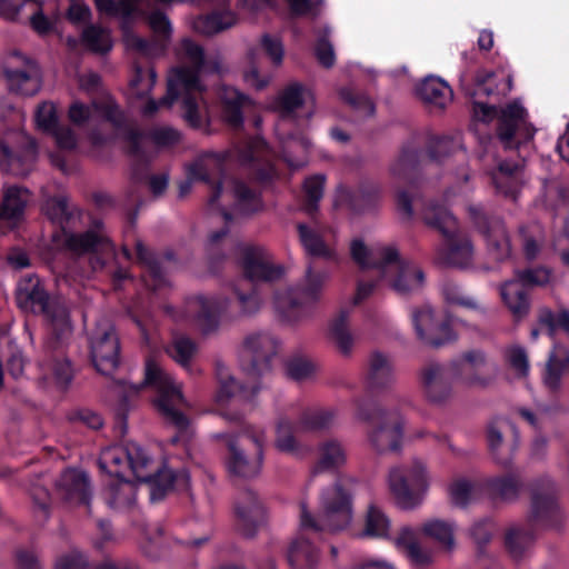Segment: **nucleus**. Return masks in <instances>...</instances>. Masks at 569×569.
Returning a JSON list of instances; mask_svg holds the SVG:
<instances>
[{
    "mask_svg": "<svg viewBox=\"0 0 569 569\" xmlns=\"http://www.w3.org/2000/svg\"><path fill=\"white\" fill-rule=\"evenodd\" d=\"M179 56L182 61L191 63L193 69H173L168 78L166 97L159 101L148 100L142 108V112L146 116H151L161 108H170L181 97L186 120L191 126L199 127L202 123V113L191 96L196 91L200 92L203 89L200 82V77L203 72V52L198 44L189 39H184L180 44Z\"/></svg>",
    "mask_w": 569,
    "mask_h": 569,
    "instance_id": "1",
    "label": "nucleus"
},
{
    "mask_svg": "<svg viewBox=\"0 0 569 569\" xmlns=\"http://www.w3.org/2000/svg\"><path fill=\"white\" fill-rule=\"evenodd\" d=\"M100 468L112 477L121 478L130 469L134 477L141 481H150V498L156 501L173 488L174 475L169 468L160 469L152 476V460L142 447L134 442L126 447H110L104 449L99 458Z\"/></svg>",
    "mask_w": 569,
    "mask_h": 569,
    "instance_id": "2",
    "label": "nucleus"
},
{
    "mask_svg": "<svg viewBox=\"0 0 569 569\" xmlns=\"http://www.w3.org/2000/svg\"><path fill=\"white\" fill-rule=\"evenodd\" d=\"M312 100V93L300 83L289 84L278 98L277 108L280 112V119L274 130L282 146L283 158L292 168H300L306 164L310 141L302 136L293 137L291 134V113Z\"/></svg>",
    "mask_w": 569,
    "mask_h": 569,
    "instance_id": "3",
    "label": "nucleus"
},
{
    "mask_svg": "<svg viewBox=\"0 0 569 569\" xmlns=\"http://www.w3.org/2000/svg\"><path fill=\"white\" fill-rule=\"evenodd\" d=\"M473 112L482 121L497 118V137L506 150L519 148L533 138L535 128L528 121L526 109L518 101L510 102L499 110L482 102H475Z\"/></svg>",
    "mask_w": 569,
    "mask_h": 569,
    "instance_id": "4",
    "label": "nucleus"
},
{
    "mask_svg": "<svg viewBox=\"0 0 569 569\" xmlns=\"http://www.w3.org/2000/svg\"><path fill=\"white\" fill-rule=\"evenodd\" d=\"M427 224L436 228L445 238L437 259L441 264L469 268L473 263L475 248L470 238L460 230L457 220L448 211L432 210L425 213Z\"/></svg>",
    "mask_w": 569,
    "mask_h": 569,
    "instance_id": "5",
    "label": "nucleus"
},
{
    "mask_svg": "<svg viewBox=\"0 0 569 569\" xmlns=\"http://www.w3.org/2000/svg\"><path fill=\"white\" fill-rule=\"evenodd\" d=\"M144 383L152 386L158 392L157 407L167 421L183 431L189 420L180 411L186 405L181 383L163 371L153 356H148L144 366Z\"/></svg>",
    "mask_w": 569,
    "mask_h": 569,
    "instance_id": "6",
    "label": "nucleus"
},
{
    "mask_svg": "<svg viewBox=\"0 0 569 569\" xmlns=\"http://www.w3.org/2000/svg\"><path fill=\"white\" fill-rule=\"evenodd\" d=\"M328 278L327 272L308 271L301 288L278 291L273 305L281 319L288 323L305 319L310 307L320 300Z\"/></svg>",
    "mask_w": 569,
    "mask_h": 569,
    "instance_id": "7",
    "label": "nucleus"
},
{
    "mask_svg": "<svg viewBox=\"0 0 569 569\" xmlns=\"http://www.w3.org/2000/svg\"><path fill=\"white\" fill-rule=\"evenodd\" d=\"M244 348L253 357V367L256 368L258 363L261 365L259 369L260 375L267 369V361L276 353L277 341L267 333H253L247 337ZM257 377L258 373L256 371L250 373L251 386H240L234 381L233 377L229 375L227 369H219L218 378L220 388L217 393V401L219 403L226 402L236 395L237 390H239L240 397L243 400H250L252 395L257 391V386L254 385Z\"/></svg>",
    "mask_w": 569,
    "mask_h": 569,
    "instance_id": "8",
    "label": "nucleus"
},
{
    "mask_svg": "<svg viewBox=\"0 0 569 569\" xmlns=\"http://www.w3.org/2000/svg\"><path fill=\"white\" fill-rule=\"evenodd\" d=\"M18 306L33 313H44L51 329L59 336L71 331L69 315L66 308L49 301L48 296L34 276H28L20 280L17 287Z\"/></svg>",
    "mask_w": 569,
    "mask_h": 569,
    "instance_id": "9",
    "label": "nucleus"
},
{
    "mask_svg": "<svg viewBox=\"0 0 569 569\" xmlns=\"http://www.w3.org/2000/svg\"><path fill=\"white\" fill-rule=\"evenodd\" d=\"M351 518L349 495L339 486H333L321 496V510L317 520L302 506L300 523L303 529L338 531L346 528Z\"/></svg>",
    "mask_w": 569,
    "mask_h": 569,
    "instance_id": "10",
    "label": "nucleus"
},
{
    "mask_svg": "<svg viewBox=\"0 0 569 569\" xmlns=\"http://www.w3.org/2000/svg\"><path fill=\"white\" fill-rule=\"evenodd\" d=\"M333 420L329 411H321L302 418L299 422L292 423L286 418H280L276 426L274 447L283 453L303 458L310 452V447L299 441L298 435L305 432H317L327 429Z\"/></svg>",
    "mask_w": 569,
    "mask_h": 569,
    "instance_id": "11",
    "label": "nucleus"
},
{
    "mask_svg": "<svg viewBox=\"0 0 569 569\" xmlns=\"http://www.w3.org/2000/svg\"><path fill=\"white\" fill-rule=\"evenodd\" d=\"M210 206L221 211V218L230 216L244 217L259 211L262 202L259 196L236 178H223L213 196Z\"/></svg>",
    "mask_w": 569,
    "mask_h": 569,
    "instance_id": "12",
    "label": "nucleus"
},
{
    "mask_svg": "<svg viewBox=\"0 0 569 569\" xmlns=\"http://www.w3.org/2000/svg\"><path fill=\"white\" fill-rule=\"evenodd\" d=\"M453 380L450 363L445 366L437 361L425 363L418 373V382L423 399L432 407L443 408L451 403L455 397Z\"/></svg>",
    "mask_w": 569,
    "mask_h": 569,
    "instance_id": "13",
    "label": "nucleus"
},
{
    "mask_svg": "<svg viewBox=\"0 0 569 569\" xmlns=\"http://www.w3.org/2000/svg\"><path fill=\"white\" fill-rule=\"evenodd\" d=\"M37 159L34 141L23 133L9 134L0 140V167L16 176L29 173Z\"/></svg>",
    "mask_w": 569,
    "mask_h": 569,
    "instance_id": "14",
    "label": "nucleus"
},
{
    "mask_svg": "<svg viewBox=\"0 0 569 569\" xmlns=\"http://www.w3.org/2000/svg\"><path fill=\"white\" fill-rule=\"evenodd\" d=\"M531 518L546 528H559L563 521L555 485L549 479L538 480L532 486Z\"/></svg>",
    "mask_w": 569,
    "mask_h": 569,
    "instance_id": "15",
    "label": "nucleus"
},
{
    "mask_svg": "<svg viewBox=\"0 0 569 569\" xmlns=\"http://www.w3.org/2000/svg\"><path fill=\"white\" fill-rule=\"evenodd\" d=\"M413 325L419 339L433 348L442 347L457 338L446 318L430 307H422L413 312Z\"/></svg>",
    "mask_w": 569,
    "mask_h": 569,
    "instance_id": "16",
    "label": "nucleus"
},
{
    "mask_svg": "<svg viewBox=\"0 0 569 569\" xmlns=\"http://www.w3.org/2000/svg\"><path fill=\"white\" fill-rule=\"evenodd\" d=\"M427 487L428 479L421 465L400 471L393 479V503L402 510L412 509L421 502Z\"/></svg>",
    "mask_w": 569,
    "mask_h": 569,
    "instance_id": "17",
    "label": "nucleus"
},
{
    "mask_svg": "<svg viewBox=\"0 0 569 569\" xmlns=\"http://www.w3.org/2000/svg\"><path fill=\"white\" fill-rule=\"evenodd\" d=\"M91 356L94 367L109 375L119 363V341L110 323L99 326L91 340Z\"/></svg>",
    "mask_w": 569,
    "mask_h": 569,
    "instance_id": "18",
    "label": "nucleus"
},
{
    "mask_svg": "<svg viewBox=\"0 0 569 569\" xmlns=\"http://www.w3.org/2000/svg\"><path fill=\"white\" fill-rule=\"evenodd\" d=\"M473 221L485 236L490 254L497 260H505L511 254V243L503 223L499 219H489L479 211H471Z\"/></svg>",
    "mask_w": 569,
    "mask_h": 569,
    "instance_id": "19",
    "label": "nucleus"
},
{
    "mask_svg": "<svg viewBox=\"0 0 569 569\" xmlns=\"http://www.w3.org/2000/svg\"><path fill=\"white\" fill-rule=\"evenodd\" d=\"M486 365V356L481 351L471 350L450 361V371L467 388L486 387L489 379L478 373Z\"/></svg>",
    "mask_w": 569,
    "mask_h": 569,
    "instance_id": "20",
    "label": "nucleus"
},
{
    "mask_svg": "<svg viewBox=\"0 0 569 569\" xmlns=\"http://www.w3.org/2000/svg\"><path fill=\"white\" fill-rule=\"evenodd\" d=\"M234 515L239 529L246 536H252L264 520L263 508L251 491L242 492L237 498Z\"/></svg>",
    "mask_w": 569,
    "mask_h": 569,
    "instance_id": "21",
    "label": "nucleus"
},
{
    "mask_svg": "<svg viewBox=\"0 0 569 569\" xmlns=\"http://www.w3.org/2000/svg\"><path fill=\"white\" fill-rule=\"evenodd\" d=\"M57 491L64 500L87 503L89 483L86 473L74 469L66 470L57 482Z\"/></svg>",
    "mask_w": 569,
    "mask_h": 569,
    "instance_id": "22",
    "label": "nucleus"
},
{
    "mask_svg": "<svg viewBox=\"0 0 569 569\" xmlns=\"http://www.w3.org/2000/svg\"><path fill=\"white\" fill-rule=\"evenodd\" d=\"M422 280L420 268L393 250V289L402 293L412 292L421 288Z\"/></svg>",
    "mask_w": 569,
    "mask_h": 569,
    "instance_id": "23",
    "label": "nucleus"
},
{
    "mask_svg": "<svg viewBox=\"0 0 569 569\" xmlns=\"http://www.w3.org/2000/svg\"><path fill=\"white\" fill-rule=\"evenodd\" d=\"M347 460V450L340 441L336 439L325 440L318 446L315 471H337L346 466Z\"/></svg>",
    "mask_w": 569,
    "mask_h": 569,
    "instance_id": "24",
    "label": "nucleus"
},
{
    "mask_svg": "<svg viewBox=\"0 0 569 569\" xmlns=\"http://www.w3.org/2000/svg\"><path fill=\"white\" fill-rule=\"evenodd\" d=\"M567 375H569V349L556 343L546 363L543 382L550 390H557Z\"/></svg>",
    "mask_w": 569,
    "mask_h": 569,
    "instance_id": "25",
    "label": "nucleus"
},
{
    "mask_svg": "<svg viewBox=\"0 0 569 569\" xmlns=\"http://www.w3.org/2000/svg\"><path fill=\"white\" fill-rule=\"evenodd\" d=\"M397 547L401 549L410 561L420 567H427L433 562V553L431 550L422 548L417 538V532L405 526L400 528L396 539Z\"/></svg>",
    "mask_w": 569,
    "mask_h": 569,
    "instance_id": "26",
    "label": "nucleus"
},
{
    "mask_svg": "<svg viewBox=\"0 0 569 569\" xmlns=\"http://www.w3.org/2000/svg\"><path fill=\"white\" fill-rule=\"evenodd\" d=\"M6 78L9 89L19 94L32 96L40 89V72L34 64H28L23 69L8 70Z\"/></svg>",
    "mask_w": 569,
    "mask_h": 569,
    "instance_id": "27",
    "label": "nucleus"
},
{
    "mask_svg": "<svg viewBox=\"0 0 569 569\" xmlns=\"http://www.w3.org/2000/svg\"><path fill=\"white\" fill-rule=\"evenodd\" d=\"M244 273L251 280H273L281 274L270 257L262 251H248L243 260Z\"/></svg>",
    "mask_w": 569,
    "mask_h": 569,
    "instance_id": "28",
    "label": "nucleus"
},
{
    "mask_svg": "<svg viewBox=\"0 0 569 569\" xmlns=\"http://www.w3.org/2000/svg\"><path fill=\"white\" fill-rule=\"evenodd\" d=\"M418 96L423 102L442 110L450 103L452 91L446 82L430 76L418 87Z\"/></svg>",
    "mask_w": 569,
    "mask_h": 569,
    "instance_id": "29",
    "label": "nucleus"
},
{
    "mask_svg": "<svg viewBox=\"0 0 569 569\" xmlns=\"http://www.w3.org/2000/svg\"><path fill=\"white\" fill-rule=\"evenodd\" d=\"M219 98L223 108V118L232 127L238 128L242 123L241 109L249 103V99L236 88L221 86Z\"/></svg>",
    "mask_w": 569,
    "mask_h": 569,
    "instance_id": "30",
    "label": "nucleus"
},
{
    "mask_svg": "<svg viewBox=\"0 0 569 569\" xmlns=\"http://www.w3.org/2000/svg\"><path fill=\"white\" fill-rule=\"evenodd\" d=\"M28 201L29 193L27 189L16 186L7 187L3 192L0 217L10 223L17 222L23 214Z\"/></svg>",
    "mask_w": 569,
    "mask_h": 569,
    "instance_id": "31",
    "label": "nucleus"
},
{
    "mask_svg": "<svg viewBox=\"0 0 569 569\" xmlns=\"http://www.w3.org/2000/svg\"><path fill=\"white\" fill-rule=\"evenodd\" d=\"M224 306V302L217 299L193 297L186 301L184 308L179 317L201 323L223 310Z\"/></svg>",
    "mask_w": 569,
    "mask_h": 569,
    "instance_id": "32",
    "label": "nucleus"
},
{
    "mask_svg": "<svg viewBox=\"0 0 569 569\" xmlns=\"http://www.w3.org/2000/svg\"><path fill=\"white\" fill-rule=\"evenodd\" d=\"M228 446L230 450L229 469L231 472L244 478L259 473L262 465L261 452H254V456L249 459L233 441H230Z\"/></svg>",
    "mask_w": 569,
    "mask_h": 569,
    "instance_id": "33",
    "label": "nucleus"
},
{
    "mask_svg": "<svg viewBox=\"0 0 569 569\" xmlns=\"http://www.w3.org/2000/svg\"><path fill=\"white\" fill-rule=\"evenodd\" d=\"M500 291L503 302L515 317L522 318L528 313L529 301L521 279L505 282Z\"/></svg>",
    "mask_w": 569,
    "mask_h": 569,
    "instance_id": "34",
    "label": "nucleus"
},
{
    "mask_svg": "<svg viewBox=\"0 0 569 569\" xmlns=\"http://www.w3.org/2000/svg\"><path fill=\"white\" fill-rule=\"evenodd\" d=\"M477 90L476 94L492 96V94H507L512 88V78L503 72H488L483 71L477 76Z\"/></svg>",
    "mask_w": 569,
    "mask_h": 569,
    "instance_id": "35",
    "label": "nucleus"
},
{
    "mask_svg": "<svg viewBox=\"0 0 569 569\" xmlns=\"http://www.w3.org/2000/svg\"><path fill=\"white\" fill-rule=\"evenodd\" d=\"M512 429V426L506 419H495L487 427V440L491 453L501 465L509 463V452L503 455L505 435Z\"/></svg>",
    "mask_w": 569,
    "mask_h": 569,
    "instance_id": "36",
    "label": "nucleus"
},
{
    "mask_svg": "<svg viewBox=\"0 0 569 569\" xmlns=\"http://www.w3.org/2000/svg\"><path fill=\"white\" fill-rule=\"evenodd\" d=\"M389 518L376 503H371L363 518V528L360 537L363 538H387L389 533Z\"/></svg>",
    "mask_w": 569,
    "mask_h": 569,
    "instance_id": "37",
    "label": "nucleus"
},
{
    "mask_svg": "<svg viewBox=\"0 0 569 569\" xmlns=\"http://www.w3.org/2000/svg\"><path fill=\"white\" fill-rule=\"evenodd\" d=\"M422 532L433 539L446 552H452L456 548L455 526L451 522L431 519L423 523Z\"/></svg>",
    "mask_w": 569,
    "mask_h": 569,
    "instance_id": "38",
    "label": "nucleus"
},
{
    "mask_svg": "<svg viewBox=\"0 0 569 569\" xmlns=\"http://www.w3.org/2000/svg\"><path fill=\"white\" fill-rule=\"evenodd\" d=\"M535 535L527 525L510 527L505 537V545L513 558H520L532 545Z\"/></svg>",
    "mask_w": 569,
    "mask_h": 569,
    "instance_id": "39",
    "label": "nucleus"
},
{
    "mask_svg": "<svg viewBox=\"0 0 569 569\" xmlns=\"http://www.w3.org/2000/svg\"><path fill=\"white\" fill-rule=\"evenodd\" d=\"M351 256L353 260L365 268L379 267L380 260L388 263L391 258L389 248L375 247L368 249L360 240H355L351 243Z\"/></svg>",
    "mask_w": 569,
    "mask_h": 569,
    "instance_id": "40",
    "label": "nucleus"
},
{
    "mask_svg": "<svg viewBox=\"0 0 569 569\" xmlns=\"http://www.w3.org/2000/svg\"><path fill=\"white\" fill-rule=\"evenodd\" d=\"M136 493V486L132 482L118 479L107 489L106 500L111 508L122 510L134 502Z\"/></svg>",
    "mask_w": 569,
    "mask_h": 569,
    "instance_id": "41",
    "label": "nucleus"
},
{
    "mask_svg": "<svg viewBox=\"0 0 569 569\" xmlns=\"http://www.w3.org/2000/svg\"><path fill=\"white\" fill-rule=\"evenodd\" d=\"M298 230L301 243L309 254L326 259L335 257V249L327 244L313 228L299 224Z\"/></svg>",
    "mask_w": 569,
    "mask_h": 569,
    "instance_id": "42",
    "label": "nucleus"
},
{
    "mask_svg": "<svg viewBox=\"0 0 569 569\" xmlns=\"http://www.w3.org/2000/svg\"><path fill=\"white\" fill-rule=\"evenodd\" d=\"M391 367L387 355L375 351L369 362L368 382L370 388L378 389L389 383Z\"/></svg>",
    "mask_w": 569,
    "mask_h": 569,
    "instance_id": "43",
    "label": "nucleus"
},
{
    "mask_svg": "<svg viewBox=\"0 0 569 569\" xmlns=\"http://www.w3.org/2000/svg\"><path fill=\"white\" fill-rule=\"evenodd\" d=\"M237 18L231 11L214 12L194 21V29L204 34H214L232 27Z\"/></svg>",
    "mask_w": 569,
    "mask_h": 569,
    "instance_id": "44",
    "label": "nucleus"
},
{
    "mask_svg": "<svg viewBox=\"0 0 569 569\" xmlns=\"http://www.w3.org/2000/svg\"><path fill=\"white\" fill-rule=\"evenodd\" d=\"M69 244L77 251H102L112 252V244L106 234L101 232H87L73 234L69 238Z\"/></svg>",
    "mask_w": 569,
    "mask_h": 569,
    "instance_id": "45",
    "label": "nucleus"
},
{
    "mask_svg": "<svg viewBox=\"0 0 569 569\" xmlns=\"http://www.w3.org/2000/svg\"><path fill=\"white\" fill-rule=\"evenodd\" d=\"M520 164L518 162H501L498 170L493 173V182L501 192L513 194L518 188V172Z\"/></svg>",
    "mask_w": 569,
    "mask_h": 569,
    "instance_id": "46",
    "label": "nucleus"
},
{
    "mask_svg": "<svg viewBox=\"0 0 569 569\" xmlns=\"http://www.w3.org/2000/svg\"><path fill=\"white\" fill-rule=\"evenodd\" d=\"M487 489L493 500L509 501L517 498L520 491V481L513 476L496 478L488 481Z\"/></svg>",
    "mask_w": 569,
    "mask_h": 569,
    "instance_id": "47",
    "label": "nucleus"
},
{
    "mask_svg": "<svg viewBox=\"0 0 569 569\" xmlns=\"http://www.w3.org/2000/svg\"><path fill=\"white\" fill-rule=\"evenodd\" d=\"M166 351L180 366L188 367L197 355V346L188 337L177 336Z\"/></svg>",
    "mask_w": 569,
    "mask_h": 569,
    "instance_id": "48",
    "label": "nucleus"
},
{
    "mask_svg": "<svg viewBox=\"0 0 569 569\" xmlns=\"http://www.w3.org/2000/svg\"><path fill=\"white\" fill-rule=\"evenodd\" d=\"M318 560V550L310 542L300 537L289 549V561L295 567L311 566Z\"/></svg>",
    "mask_w": 569,
    "mask_h": 569,
    "instance_id": "49",
    "label": "nucleus"
},
{
    "mask_svg": "<svg viewBox=\"0 0 569 569\" xmlns=\"http://www.w3.org/2000/svg\"><path fill=\"white\" fill-rule=\"evenodd\" d=\"M330 339L343 355H349L353 347V338L347 327L346 316L339 317L330 327Z\"/></svg>",
    "mask_w": 569,
    "mask_h": 569,
    "instance_id": "50",
    "label": "nucleus"
},
{
    "mask_svg": "<svg viewBox=\"0 0 569 569\" xmlns=\"http://www.w3.org/2000/svg\"><path fill=\"white\" fill-rule=\"evenodd\" d=\"M442 293L447 302L458 305L468 309L485 311L483 305L475 297L467 296L461 288L452 282L442 286Z\"/></svg>",
    "mask_w": 569,
    "mask_h": 569,
    "instance_id": "51",
    "label": "nucleus"
},
{
    "mask_svg": "<svg viewBox=\"0 0 569 569\" xmlns=\"http://www.w3.org/2000/svg\"><path fill=\"white\" fill-rule=\"evenodd\" d=\"M56 569H88L86 558L78 551H70L60 557L56 563ZM102 569H128L126 566H118L108 560L102 565Z\"/></svg>",
    "mask_w": 569,
    "mask_h": 569,
    "instance_id": "52",
    "label": "nucleus"
},
{
    "mask_svg": "<svg viewBox=\"0 0 569 569\" xmlns=\"http://www.w3.org/2000/svg\"><path fill=\"white\" fill-rule=\"evenodd\" d=\"M38 129L52 134L59 128L56 106L51 102L41 103L36 111Z\"/></svg>",
    "mask_w": 569,
    "mask_h": 569,
    "instance_id": "53",
    "label": "nucleus"
},
{
    "mask_svg": "<svg viewBox=\"0 0 569 569\" xmlns=\"http://www.w3.org/2000/svg\"><path fill=\"white\" fill-rule=\"evenodd\" d=\"M83 38L87 44L98 52H106L112 47L109 31L99 27H89L86 29Z\"/></svg>",
    "mask_w": 569,
    "mask_h": 569,
    "instance_id": "54",
    "label": "nucleus"
},
{
    "mask_svg": "<svg viewBox=\"0 0 569 569\" xmlns=\"http://www.w3.org/2000/svg\"><path fill=\"white\" fill-rule=\"evenodd\" d=\"M449 493L453 505L465 507L475 497V486L468 480L459 479L450 485Z\"/></svg>",
    "mask_w": 569,
    "mask_h": 569,
    "instance_id": "55",
    "label": "nucleus"
},
{
    "mask_svg": "<svg viewBox=\"0 0 569 569\" xmlns=\"http://www.w3.org/2000/svg\"><path fill=\"white\" fill-rule=\"evenodd\" d=\"M96 4L101 12H112L121 17L123 22L137 9L136 0H120L117 4L113 0H96Z\"/></svg>",
    "mask_w": 569,
    "mask_h": 569,
    "instance_id": "56",
    "label": "nucleus"
},
{
    "mask_svg": "<svg viewBox=\"0 0 569 569\" xmlns=\"http://www.w3.org/2000/svg\"><path fill=\"white\" fill-rule=\"evenodd\" d=\"M507 359L510 368L518 377H526L529 372V359L526 350L521 347H511L507 351Z\"/></svg>",
    "mask_w": 569,
    "mask_h": 569,
    "instance_id": "57",
    "label": "nucleus"
},
{
    "mask_svg": "<svg viewBox=\"0 0 569 569\" xmlns=\"http://www.w3.org/2000/svg\"><path fill=\"white\" fill-rule=\"evenodd\" d=\"M53 383L59 388H66L72 379V368L68 360H56L49 368Z\"/></svg>",
    "mask_w": 569,
    "mask_h": 569,
    "instance_id": "58",
    "label": "nucleus"
},
{
    "mask_svg": "<svg viewBox=\"0 0 569 569\" xmlns=\"http://www.w3.org/2000/svg\"><path fill=\"white\" fill-rule=\"evenodd\" d=\"M154 82L156 73L153 70H138L137 74L131 80V89L137 97L142 98L144 94L151 91Z\"/></svg>",
    "mask_w": 569,
    "mask_h": 569,
    "instance_id": "59",
    "label": "nucleus"
},
{
    "mask_svg": "<svg viewBox=\"0 0 569 569\" xmlns=\"http://www.w3.org/2000/svg\"><path fill=\"white\" fill-rule=\"evenodd\" d=\"M522 248L527 259H535L542 244V236L539 231L521 230Z\"/></svg>",
    "mask_w": 569,
    "mask_h": 569,
    "instance_id": "60",
    "label": "nucleus"
},
{
    "mask_svg": "<svg viewBox=\"0 0 569 569\" xmlns=\"http://www.w3.org/2000/svg\"><path fill=\"white\" fill-rule=\"evenodd\" d=\"M260 47L276 66L281 64L283 46L278 38L266 34L260 40Z\"/></svg>",
    "mask_w": 569,
    "mask_h": 569,
    "instance_id": "61",
    "label": "nucleus"
},
{
    "mask_svg": "<svg viewBox=\"0 0 569 569\" xmlns=\"http://www.w3.org/2000/svg\"><path fill=\"white\" fill-rule=\"evenodd\" d=\"M99 112L97 104L84 106L80 102H74L69 109V118L76 124H82L89 119L93 118Z\"/></svg>",
    "mask_w": 569,
    "mask_h": 569,
    "instance_id": "62",
    "label": "nucleus"
},
{
    "mask_svg": "<svg viewBox=\"0 0 569 569\" xmlns=\"http://www.w3.org/2000/svg\"><path fill=\"white\" fill-rule=\"evenodd\" d=\"M315 51L319 63L325 68H331L335 64L336 54L333 47L325 37H319Z\"/></svg>",
    "mask_w": 569,
    "mask_h": 569,
    "instance_id": "63",
    "label": "nucleus"
},
{
    "mask_svg": "<svg viewBox=\"0 0 569 569\" xmlns=\"http://www.w3.org/2000/svg\"><path fill=\"white\" fill-rule=\"evenodd\" d=\"M313 366L306 360H293L287 366V373L296 381H305L312 376Z\"/></svg>",
    "mask_w": 569,
    "mask_h": 569,
    "instance_id": "64",
    "label": "nucleus"
}]
</instances>
